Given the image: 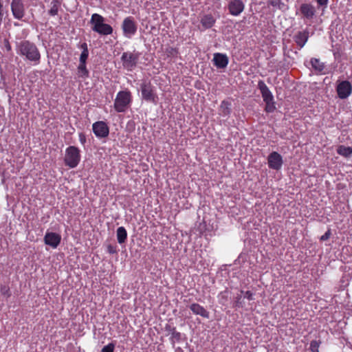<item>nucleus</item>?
<instances>
[{
	"instance_id": "1",
	"label": "nucleus",
	"mask_w": 352,
	"mask_h": 352,
	"mask_svg": "<svg viewBox=\"0 0 352 352\" xmlns=\"http://www.w3.org/2000/svg\"><path fill=\"white\" fill-rule=\"evenodd\" d=\"M90 22L92 25V30L100 34L109 35L113 32L112 27L104 23V18L99 14H93Z\"/></svg>"
},
{
	"instance_id": "2",
	"label": "nucleus",
	"mask_w": 352,
	"mask_h": 352,
	"mask_svg": "<svg viewBox=\"0 0 352 352\" xmlns=\"http://www.w3.org/2000/svg\"><path fill=\"white\" fill-rule=\"evenodd\" d=\"M132 102L131 94L129 91H120L118 93L114 101V109L117 112H124Z\"/></svg>"
},
{
	"instance_id": "3",
	"label": "nucleus",
	"mask_w": 352,
	"mask_h": 352,
	"mask_svg": "<svg viewBox=\"0 0 352 352\" xmlns=\"http://www.w3.org/2000/svg\"><path fill=\"white\" fill-rule=\"evenodd\" d=\"M80 161V151L78 148L70 146L66 148L64 158L65 164L71 168H76Z\"/></svg>"
},
{
	"instance_id": "4",
	"label": "nucleus",
	"mask_w": 352,
	"mask_h": 352,
	"mask_svg": "<svg viewBox=\"0 0 352 352\" xmlns=\"http://www.w3.org/2000/svg\"><path fill=\"white\" fill-rule=\"evenodd\" d=\"M141 93L144 100L154 104L157 103L158 96L155 92V87L148 82H144L141 85Z\"/></svg>"
},
{
	"instance_id": "5",
	"label": "nucleus",
	"mask_w": 352,
	"mask_h": 352,
	"mask_svg": "<svg viewBox=\"0 0 352 352\" xmlns=\"http://www.w3.org/2000/svg\"><path fill=\"white\" fill-rule=\"evenodd\" d=\"M20 53L32 61H38L40 53L36 45H19Z\"/></svg>"
},
{
	"instance_id": "6",
	"label": "nucleus",
	"mask_w": 352,
	"mask_h": 352,
	"mask_svg": "<svg viewBox=\"0 0 352 352\" xmlns=\"http://www.w3.org/2000/svg\"><path fill=\"white\" fill-rule=\"evenodd\" d=\"M92 129L97 138H103L109 135V129L103 121H98L93 124Z\"/></svg>"
},
{
	"instance_id": "7",
	"label": "nucleus",
	"mask_w": 352,
	"mask_h": 352,
	"mask_svg": "<svg viewBox=\"0 0 352 352\" xmlns=\"http://www.w3.org/2000/svg\"><path fill=\"white\" fill-rule=\"evenodd\" d=\"M267 164L269 168L278 170L283 164V157L278 153L273 151L268 155Z\"/></svg>"
},
{
	"instance_id": "8",
	"label": "nucleus",
	"mask_w": 352,
	"mask_h": 352,
	"mask_svg": "<svg viewBox=\"0 0 352 352\" xmlns=\"http://www.w3.org/2000/svg\"><path fill=\"white\" fill-rule=\"evenodd\" d=\"M200 26L199 28L201 30H206L214 26L216 22V18L211 13L203 14L199 16Z\"/></svg>"
},
{
	"instance_id": "9",
	"label": "nucleus",
	"mask_w": 352,
	"mask_h": 352,
	"mask_svg": "<svg viewBox=\"0 0 352 352\" xmlns=\"http://www.w3.org/2000/svg\"><path fill=\"white\" fill-rule=\"evenodd\" d=\"M122 28L123 32L126 36H131L137 31V25L134 19L132 16H127L122 22Z\"/></svg>"
},
{
	"instance_id": "10",
	"label": "nucleus",
	"mask_w": 352,
	"mask_h": 352,
	"mask_svg": "<svg viewBox=\"0 0 352 352\" xmlns=\"http://www.w3.org/2000/svg\"><path fill=\"white\" fill-rule=\"evenodd\" d=\"M336 91L340 98L345 99L351 94L352 87L348 80H343L338 84Z\"/></svg>"
},
{
	"instance_id": "11",
	"label": "nucleus",
	"mask_w": 352,
	"mask_h": 352,
	"mask_svg": "<svg viewBox=\"0 0 352 352\" xmlns=\"http://www.w3.org/2000/svg\"><path fill=\"white\" fill-rule=\"evenodd\" d=\"M11 11L15 19H21L25 15L23 1L21 0H12L11 2Z\"/></svg>"
},
{
	"instance_id": "12",
	"label": "nucleus",
	"mask_w": 352,
	"mask_h": 352,
	"mask_svg": "<svg viewBox=\"0 0 352 352\" xmlns=\"http://www.w3.org/2000/svg\"><path fill=\"white\" fill-rule=\"evenodd\" d=\"M299 12L302 18L306 20H311L316 14V9L311 3H302Z\"/></svg>"
},
{
	"instance_id": "13",
	"label": "nucleus",
	"mask_w": 352,
	"mask_h": 352,
	"mask_svg": "<svg viewBox=\"0 0 352 352\" xmlns=\"http://www.w3.org/2000/svg\"><path fill=\"white\" fill-rule=\"evenodd\" d=\"M60 241L61 236L55 232H47L44 237L45 243L53 248H56L60 244Z\"/></svg>"
},
{
	"instance_id": "14",
	"label": "nucleus",
	"mask_w": 352,
	"mask_h": 352,
	"mask_svg": "<svg viewBox=\"0 0 352 352\" xmlns=\"http://www.w3.org/2000/svg\"><path fill=\"white\" fill-rule=\"evenodd\" d=\"M245 6L241 0H232L228 4L230 14L233 16L239 15L244 10Z\"/></svg>"
},
{
	"instance_id": "15",
	"label": "nucleus",
	"mask_w": 352,
	"mask_h": 352,
	"mask_svg": "<svg viewBox=\"0 0 352 352\" xmlns=\"http://www.w3.org/2000/svg\"><path fill=\"white\" fill-rule=\"evenodd\" d=\"M137 56L131 53H124L122 56L124 67L128 70H131L137 63Z\"/></svg>"
},
{
	"instance_id": "16",
	"label": "nucleus",
	"mask_w": 352,
	"mask_h": 352,
	"mask_svg": "<svg viewBox=\"0 0 352 352\" xmlns=\"http://www.w3.org/2000/svg\"><path fill=\"white\" fill-rule=\"evenodd\" d=\"M313 34V32L311 34L307 28H305L302 30L297 32L294 35V41L296 44H305L307 41L309 37Z\"/></svg>"
},
{
	"instance_id": "17",
	"label": "nucleus",
	"mask_w": 352,
	"mask_h": 352,
	"mask_svg": "<svg viewBox=\"0 0 352 352\" xmlns=\"http://www.w3.org/2000/svg\"><path fill=\"white\" fill-rule=\"evenodd\" d=\"M212 61L217 68L223 69L226 68L228 64V58L226 54L215 53Z\"/></svg>"
},
{
	"instance_id": "18",
	"label": "nucleus",
	"mask_w": 352,
	"mask_h": 352,
	"mask_svg": "<svg viewBox=\"0 0 352 352\" xmlns=\"http://www.w3.org/2000/svg\"><path fill=\"white\" fill-rule=\"evenodd\" d=\"M258 87L261 91L264 102H271L274 100V96L272 92L263 81L260 80L258 82Z\"/></svg>"
},
{
	"instance_id": "19",
	"label": "nucleus",
	"mask_w": 352,
	"mask_h": 352,
	"mask_svg": "<svg viewBox=\"0 0 352 352\" xmlns=\"http://www.w3.org/2000/svg\"><path fill=\"white\" fill-rule=\"evenodd\" d=\"M190 309L195 315H199L203 318H209V312L201 305L198 303L194 302L189 306Z\"/></svg>"
},
{
	"instance_id": "20",
	"label": "nucleus",
	"mask_w": 352,
	"mask_h": 352,
	"mask_svg": "<svg viewBox=\"0 0 352 352\" xmlns=\"http://www.w3.org/2000/svg\"><path fill=\"white\" fill-rule=\"evenodd\" d=\"M118 242L120 244L125 243L127 239V232L124 227H119L116 231Z\"/></svg>"
},
{
	"instance_id": "21",
	"label": "nucleus",
	"mask_w": 352,
	"mask_h": 352,
	"mask_svg": "<svg viewBox=\"0 0 352 352\" xmlns=\"http://www.w3.org/2000/svg\"><path fill=\"white\" fill-rule=\"evenodd\" d=\"M311 64L314 69L318 72H324L325 65L319 59L313 58L311 59Z\"/></svg>"
},
{
	"instance_id": "22",
	"label": "nucleus",
	"mask_w": 352,
	"mask_h": 352,
	"mask_svg": "<svg viewBox=\"0 0 352 352\" xmlns=\"http://www.w3.org/2000/svg\"><path fill=\"white\" fill-rule=\"evenodd\" d=\"M337 153L342 156L349 157L352 154V148L350 146L340 145L337 148Z\"/></svg>"
},
{
	"instance_id": "23",
	"label": "nucleus",
	"mask_w": 352,
	"mask_h": 352,
	"mask_svg": "<svg viewBox=\"0 0 352 352\" xmlns=\"http://www.w3.org/2000/svg\"><path fill=\"white\" fill-rule=\"evenodd\" d=\"M230 103L223 100L219 107V113L221 116H226L230 113Z\"/></svg>"
},
{
	"instance_id": "24",
	"label": "nucleus",
	"mask_w": 352,
	"mask_h": 352,
	"mask_svg": "<svg viewBox=\"0 0 352 352\" xmlns=\"http://www.w3.org/2000/svg\"><path fill=\"white\" fill-rule=\"evenodd\" d=\"M59 1L58 0H53L51 2V8L49 10V14L51 16H55L58 14V8H59Z\"/></svg>"
},
{
	"instance_id": "25",
	"label": "nucleus",
	"mask_w": 352,
	"mask_h": 352,
	"mask_svg": "<svg viewBox=\"0 0 352 352\" xmlns=\"http://www.w3.org/2000/svg\"><path fill=\"white\" fill-rule=\"evenodd\" d=\"M79 76L81 77H87L89 72L86 68V63H80L78 67Z\"/></svg>"
},
{
	"instance_id": "26",
	"label": "nucleus",
	"mask_w": 352,
	"mask_h": 352,
	"mask_svg": "<svg viewBox=\"0 0 352 352\" xmlns=\"http://www.w3.org/2000/svg\"><path fill=\"white\" fill-rule=\"evenodd\" d=\"M87 45H81L82 52L80 57V63H86V60L89 56V52L87 47Z\"/></svg>"
},
{
	"instance_id": "27",
	"label": "nucleus",
	"mask_w": 352,
	"mask_h": 352,
	"mask_svg": "<svg viewBox=\"0 0 352 352\" xmlns=\"http://www.w3.org/2000/svg\"><path fill=\"white\" fill-rule=\"evenodd\" d=\"M182 339V334L175 330V328H173L171 333V340L172 342H179Z\"/></svg>"
},
{
	"instance_id": "28",
	"label": "nucleus",
	"mask_w": 352,
	"mask_h": 352,
	"mask_svg": "<svg viewBox=\"0 0 352 352\" xmlns=\"http://www.w3.org/2000/svg\"><path fill=\"white\" fill-rule=\"evenodd\" d=\"M320 341L312 340L310 343V350L311 352H319L318 348L320 346Z\"/></svg>"
},
{
	"instance_id": "29",
	"label": "nucleus",
	"mask_w": 352,
	"mask_h": 352,
	"mask_svg": "<svg viewBox=\"0 0 352 352\" xmlns=\"http://www.w3.org/2000/svg\"><path fill=\"white\" fill-rule=\"evenodd\" d=\"M265 102V110L267 113L273 112L275 109V105L274 100L271 102Z\"/></svg>"
},
{
	"instance_id": "30",
	"label": "nucleus",
	"mask_w": 352,
	"mask_h": 352,
	"mask_svg": "<svg viewBox=\"0 0 352 352\" xmlns=\"http://www.w3.org/2000/svg\"><path fill=\"white\" fill-rule=\"evenodd\" d=\"M0 292L3 296L6 297H10L11 295L10 288L7 285L1 286Z\"/></svg>"
},
{
	"instance_id": "31",
	"label": "nucleus",
	"mask_w": 352,
	"mask_h": 352,
	"mask_svg": "<svg viewBox=\"0 0 352 352\" xmlns=\"http://www.w3.org/2000/svg\"><path fill=\"white\" fill-rule=\"evenodd\" d=\"M115 346L113 344L110 343L107 344V346H104L102 349L101 352H113Z\"/></svg>"
},
{
	"instance_id": "32",
	"label": "nucleus",
	"mask_w": 352,
	"mask_h": 352,
	"mask_svg": "<svg viewBox=\"0 0 352 352\" xmlns=\"http://www.w3.org/2000/svg\"><path fill=\"white\" fill-rule=\"evenodd\" d=\"M107 251L110 254H115L117 252V249L116 245H107Z\"/></svg>"
},
{
	"instance_id": "33",
	"label": "nucleus",
	"mask_w": 352,
	"mask_h": 352,
	"mask_svg": "<svg viewBox=\"0 0 352 352\" xmlns=\"http://www.w3.org/2000/svg\"><path fill=\"white\" fill-rule=\"evenodd\" d=\"M330 235H331V231L329 230L320 237V241H324L328 240L330 237Z\"/></svg>"
},
{
	"instance_id": "34",
	"label": "nucleus",
	"mask_w": 352,
	"mask_h": 352,
	"mask_svg": "<svg viewBox=\"0 0 352 352\" xmlns=\"http://www.w3.org/2000/svg\"><path fill=\"white\" fill-rule=\"evenodd\" d=\"M244 298L249 300H253V294L250 291H247L244 293Z\"/></svg>"
},
{
	"instance_id": "35",
	"label": "nucleus",
	"mask_w": 352,
	"mask_h": 352,
	"mask_svg": "<svg viewBox=\"0 0 352 352\" xmlns=\"http://www.w3.org/2000/svg\"><path fill=\"white\" fill-rule=\"evenodd\" d=\"M79 140L82 144H85L86 142V136L83 133H79Z\"/></svg>"
},
{
	"instance_id": "36",
	"label": "nucleus",
	"mask_w": 352,
	"mask_h": 352,
	"mask_svg": "<svg viewBox=\"0 0 352 352\" xmlns=\"http://www.w3.org/2000/svg\"><path fill=\"white\" fill-rule=\"evenodd\" d=\"M318 4L320 6H327L328 0H316Z\"/></svg>"
},
{
	"instance_id": "37",
	"label": "nucleus",
	"mask_w": 352,
	"mask_h": 352,
	"mask_svg": "<svg viewBox=\"0 0 352 352\" xmlns=\"http://www.w3.org/2000/svg\"><path fill=\"white\" fill-rule=\"evenodd\" d=\"M287 46L288 45H285V47L284 48V53H285V54H286L287 56L290 57L291 54L289 53V50H288V48H287Z\"/></svg>"
},
{
	"instance_id": "38",
	"label": "nucleus",
	"mask_w": 352,
	"mask_h": 352,
	"mask_svg": "<svg viewBox=\"0 0 352 352\" xmlns=\"http://www.w3.org/2000/svg\"><path fill=\"white\" fill-rule=\"evenodd\" d=\"M175 352H183V349L181 347H176L175 349Z\"/></svg>"
},
{
	"instance_id": "39",
	"label": "nucleus",
	"mask_w": 352,
	"mask_h": 352,
	"mask_svg": "<svg viewBox=\"0 0 352 352\" xmlns=\"http://www.w3.org/2000/svg\"><path fill=\"white\" fill-rule=\"evenodd\" d=\"M225 293H226V292H221V298H226V296H225Z\"/></svg>"
},
{
	"instance_id": "40",
	"label": "nucleus",
	"mask_w": 352,
	"mask_h": 352,
	"mask_svg": "<svg viewBox=\"0 0 352 352\" xmlns=\"http://www.w3.org/2000/svg\"><path fill=\"white\" fill-rule=\"evenodd\" d=\"M175 52H176V51L173 48H171V51H170L171 55H173L174 53H175Z\"/></svg>"
},
{
	"instance_id": "41",
	"label": "nucleus",
	"mask_w": 352,
	"mask_h": 352,
	"mask_svg": "<svg viewBox=\"0 0 352 352\" xmlns=\"http://www.w3.org/2000/svg\"><path fill=\"white\" fill-rule=\"evenodd\" d=\"M6 47H7V50L8 51H10L11 50V45H6Z\"/></svg>"
},
{
	"instance_id": "42",
	"label": "nucleus",
	"mask_w": 352,
	"mask_h": 352,
	"mask_svg": "<svg viewBox=\"0 0 352 352\" xmlns=\"http://www.w3.org/2000/svg\"><path fill=\"white\" fill-rule=\"evenodd\" d=\"M302 46H303L302 45H300L299 49H300Z\"/></svg>"
}]
</instances>
